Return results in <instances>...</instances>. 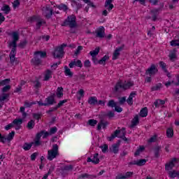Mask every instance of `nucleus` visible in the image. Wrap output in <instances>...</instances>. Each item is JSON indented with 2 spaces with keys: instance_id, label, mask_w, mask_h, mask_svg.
I'll use <instances>...</instances> for the list:
<instances>
[{
  "instance_id": "f257e3e1",
  "label": "nucleus",
  "mask_w": 179,
  "mask_h": 179,
  "mask_svg": "<svg viewBox=\"0 0 179 179\" xmlns=\"http://www.w3.org/2000/svg\"><path fill=\"white\" fill-rule=\"evenodd\" d=\"M62 27L69 26L70 28L69 32L71 34H76L78 33V23L76 22V16L71 15L67 17L62 24Z\"/></svg>"
},
{
  "instance_id": "f03ea898",
  "label": "nucleus",
  "mask_w": 179,
  "mask_h": 179,
  "mask_svg": "<svg viewBox=\"0 0 179 179\" xmlns=\"http://www.w3.org/2000/svg\"><path fill=\"white\" fill-rule=\"evenodd\" d=\"M8 47L12 48L11 51L9 54V58H10V64L11 65H17L19 64L17 62V59H16V51H17V41H12L8 43Z\"/></svg>"
},
{
  "instance_id": "7ed1b4c3",
  "label": "nucleus",
  "mask_w": 179,
  "mask_h": 179,
  "mask_svg": "<svg viewBox=\"0 0 179 179\" xmlns=\"http://www.w3.org/2000/svg\"><path fill=\"white\" fill-rule=\"evenodd\" d=\"M65 47H68L66 43H63L60 46L55 48V50L52 52V55L55 59H62V58H64V55H65L64 48H65Z\"/></svg>"
},
{
  "instance_id": "20e7f679",
  "label": "nucleus",
  "mask_w": 179,
  "mask_h": 179,
  "mask_svg": "<svg viewBox=\"0 0 179 179\" xmlns=\"http://www.w3.org/2000/svg\"><path fill=\"white\" fill-rule=\"evenodd\" d=\"M133 81H127L125 84H122L121 82H117L116 85H115L114 92L117 93L120 89H123V90H128V89H130L134 86Z\"/></svg>"
},
{
  "instance_id": "39448f33",
  "label": "nucleus",
  "mask_w": 179,
  "mask_h": 179,
  "mask_svg": "<svg viewBox=\"0 0 179 179\" xmlns=\"http://www.w3.org/2000/svg\"><path fill=\"white\" fill-rule=\"evenodd\" d=\"M58 155H59L58 153V145L55 144L52 145V150L48 151V160H50V162L52 161V159H55Z\"/></svg>"
},
{
  "instance_id": "423d86ee",
  "label": "nucleus",
  "mask_w": 179,
  "mask_h": 179,
  "mask_svg": "<svg viewBox=\"0 0 179 179\" xmlns=\"http://www.w3.org/2000/svg\"><path fill=\"white\" fill-rule=\"evenodd\" d=\"M159 72V69L156 68V65L152 64L145 71V75H149L150 76H155L156 73Z\"/></svg>"
},
{
  "instance_id": "0eeeda50",
  "label": "nucleus",
  "mask_w": 179,
  "mask_h": 179,
  "mask_svg": "<svg viewBox=\"0 0 179 179\" xmlns=\"http://www.w3.org/2000/svg\"><path fill=\"white\" fill-rule=\"evenodd\" d=\"M45 101L46 103V107H48V106H52V104H56L57 101H55V93L51 94L45 99Z\"/></svg>"
},
{
  "instance_id": "6e6552de",
  "label": "nucleus",
  "mask_w": 179,
  "mask_h": 179,
  "mask_svg": "<svg viewBox=\"0 0 179 179\" xmlns=\"http://www.w3.org/2000/svg\"><path fill=\"white\" fill-rule=\"evenodd\" d=\"M43 14L46 17V19H51V16H52V9L50 8V6H46L43 8Z\"/></svg>"
},
{
  "instance_id": "1a4fd4ad",
  "label": "nucleus",
  "mask_w": 179,
  "mask_h": 179,
  "mask_svg": "<svg viewBox=\"0 0 179 179\" xmlns=\"http://www.w3.org/2000/svg\"><path fill=\"white\" fill-rule=\"evenodd\" d=\"M106 29H104V27H100L96 31H95L96 33V37L98 38H104L106 36Z\"/></svg>"
},
{
  "instance_id": "9d476101",
  "label": "nucleus",
  "mask_w": 179,
  "mask_h": 179,
  "mask_svg": "<svg viewBox=\"0 0 179 179\" xmlns=\"http://www.w3.org/2000/svg\"><path fill=\"white\" fill-rule=\"evenodd\" d=\"M125 47V45H122L120 47L117 48L114 52L112 59L114 61L115 59H118V56L121 55V53H120V51H122L124 50V48Z\"/></svg>"
},
{
  "instance_id": "9b49d317",
  "label": "nucleus",
  "mask_w": 179,
  "mask_h": 179,
  "mask_svg": "<svg viewBox=\"0 0 179 179\" xmlns=\"http://www.w3.org/2000/svg\"><path fill=\"white\" fill-rule=\"evenodd\" d=\"M134 176V172H127L125 175H123L122 173H120L115 177V179H127L131 178V177Z\"/></svg>"
},
{
  "instance_id": "f8f14e48",
  "label": "nucleus",
  "mask_w": 179,
  "mask_h": 179,
  "mask_svg": "<svg viewBox=\"0 0 179 179\" xmlns=\"http://www.w3.org/2000/svg\"><path fill=\"white\" fill-rule=\"evenodd\" d=\"M174 162H177V158H173L169 163L165 164V170L166 171H170V170H173V167L176 166Z\"/></svg>"
},
{
  "instance_id": "ddd939ff",
  "label": "nucleus",
  "mask_w": 179,
  "mask_h": 179,
  "mask_svg": "<svg viewBox=\"0 0 179 179\" xmlns=\"http://www.w3.org/2000/svg\"><path fill=\"white\" fill-rule=\"evenodd\" d=\"M107 125H108V122H104V119L101 118L97 124L96 129L100 131L101 129V127L103 129H106L107 128Z\"/></svg>"
},
{
  "instance_id": "4468645a",
  "label": "nucleus",
  "mask_w": 179,
  "mask_h": 179,
  "mask_svg": "<svg viewBox=\"0 0 179 179\" xmlns=\"http://www.w3.org/2000/svg\"><path fill=\"white\" fill-rule=\"evenodd\" d=\"M69 68H73L74 66H78V68H82L83 66V64H82V61L78 59H74L71 61V63L69 64Z\"/></svg>"
},
{
  "instance_id": "2eb2a0df",
  "label": "nucleus",
  "mask_w": 179,
  "mask_h": 179,
  "mask_svg": "<svg viewBox=\"0 0 179 179\" xmlns=\"http://www.w3.org/2000/svg\"><path fill=\"white\" fill-rule=\"evenodd\" d=\"M34 57L31 59V62L33 65H35L36 66H38V65H41V59L39 56H38L36 54H34Z\"/></svg>"
},
{
  "instance_id": "dca6fc26",
  "label": "nucleus",
  "mask_w": 179,
  "mask_h": 179,
  "mask_svg": "<svg viewBox=\"0 0 179 179\" xmlns=\"http://www.w3.org/2000/svg\"><path fill=\"white\" fill-rule=\"evenodd\" d=\"M154 156L156 159L160 157V152H162V146L157 145L153 148Z\"/></svg>"
},
{
  "instance_id": "f3484780",
  "label": "nucleus",
  "mask_w": 179,
  "mask_h": 179,
  "mask_svg": "<svg viewBox=\"0 0 179 179\" xmlns=\"http://www.w3.org/2000/svg\"><path fill=\"white\" fill-rule=\"evenodd\" d=\"M160 8H155L150 10V13L152 15V20L153 22H156L157 20V16H159V11Z\"/></svg>"
},
{
  "instance_id": "a211bd4d",
  "label": "nucleus",
  "mask_w": 179,
  "mask_h": 179,
  "mask_svg": "<svg viewBox=\"0 0 179 179\" xmlns=\"http://www.w3.org/2000/svg\"><path fill=\"white\" fill-rule=\"evenodd\" d=\"M113 0H106L105 2V8L110 12V10H113V8H114V5L112 3Z\"/></svg>"
},
{
  "instance_id": "6ab92c4d",
  "label": "nucleus",
  "mask_w": 179,
  "mask_h": 179,
  "mask_svg": "<svg viewBox=\"0 0 179 179\" xmlns=\"http://www.w3.org/2000/svg\"><path fill=\"white\" fill-rule=\"evenodd\" d=\"M119 134H121V130H120V129L115 130L114 131V133L113 134H111V136L110 137L108 138V140L109 141V142L114 141V139H115V138H118Z\"/></svg>"
},
{
  "instance_id": "aec40b11",
  "label": "nucleus",
  "mask_w": 179,
  "mask_h": 179,
  "mask_svg": "<svg viewBox=\"0 0 179 179\" xmlns=\"http://www.w3.org/2000/svg\"><path fill=\"white\" fill-rule=\"evenodd\" d=\"M139 124V116L136 115L135 117L131 120V128H134Z\"/></svg>"
},
{
  "instance_id": "412c9836",
  "label": "nucleus",
  "mask_w": 179,
  "mask_h": 179,
  "mask_svg": "<svg viewBox=\"0 0 179 179\" xmlns=\"http://www.w3.org/2000/svg\"><path fill=\"white\" fill-rule=\"evenodd\" d=\"M10 94L6 93H3L0 96V108H2V106H3V103L2 101H5L8 97H9Z\"/></svg>"
},
{
  "instance_id": "4be33fe9",
  "label": "nucleus",
  "mask_w": 179,
  "mask_h": 179,
  "mask_svg": "<svg viewBox=\"0 0 179 179\" xmlns=\"http://www.w3.org/2000/svg\"><path fill=\"white\" fill-rule=\"evenodd\" d=\"M56 96L57 99H61L64 96V88L62 87H57Z\"/></svg>"
},
{
  "instance_id": "5701e85b",
  "label": "nucleus",
  "mask_w": 179,
  "mask_h": 179,
  "mask_svg": "<svg viewBox=\"0 0 179 179\" xmlns=\"http://www.w3.org/2000/svg\"><path fill=\"white\" fill-rule=\"evenodd\" d=\"M88 103L90 104V106H96V104H97V98L96 96H90L88 99Z\"/></svg>"
},
{
  "instance_id": "b1692460",
  "label": "nucleus",
  "mask_w": 179,
  "mask_h": 179,
  "mask_svg": "<svg viewBox=\"0 0 179 179\" xmlns=\"http://www.w3.org/2000/svg\"><path fill=\"white\" fill-rule=\"evenodd\" d=\"M110 59L109 55L103 56L101 59L99 60V65H106V61H108Z\"/></svg>"
},
{
  "instance_id": "393cba45",
  "label": "nucleus",
  "mask_w": 179,
  "mask_h": 179,
  "mask_svg": "<svg viewBox=\"0 0 179 179\" xmlns=\"http://www.w3.org/2000/svg\"><path fill=\"white\" fill-rule=\"evenodd\" d=\"M1 10L4 12L6 15H8V13L10 12V7L9 5L3 4Z\"/></svg>"
},
{
  "instance_id": "a878e982",
  "label": "nucleus",
  "mask_w": 179,
  "mask_h": 179,
  "mask_svg": "<svg viewBox=\"0 0 179 179\" xmlns=\"http://www.w3.org/2000/svg\"><path fill=\"white\" fill-rule=\"evenodd\" d=\"M168 174L171 178H179V172L176 171H169Z\"/></svg>"
},
{
  "instance_id": "bb28decb",
  "label": "nucleus",
  "mask_w": 179,
  "mask_h": 179,
  "mask_svg": "<svg viewBox=\"0 0 179 179\" xmlns=\"http://www.w3.org/2000/svg\"><path fill=\"white\" fill-rule=\"evenodd\" d=\"M56 8H57V9H59V10H63L64 12H66V10H68V9H69L68 8V6H66V4H64V3H61L58 6H56Z\"/></svg>"
},
{
  "instance_id": "cd10ccee",
  "label": "nucleus",
  "mask_w": 179,
  "mask_h": 179,
  "mask_svg": "<svg viewBox=\"0 0 179 179\" xmlns=\"http://www.w3.org/2000/svg\"><path fill=\"white\" fill-rule=\"evenodd\" d=\"M64 73L66 76H69V78H72L73 76V73L71 71V69L68 68L66 66H64Z\"/></svg>"
},
{
  "instance_id": "c85d7f7f",
  "label": "nucleus",
  "mask_w": 179,
  "mask_h": 179,
  "mask_svg": "<svg viewBox=\"0 0 179 179\" xmlns=\"http://www.w3.org/2000/svg\"><path fill=\"white\" fill-rule=\"evenodd\" d=\"M39 58H47V52L43 51H36L34 52Z\"/></svg>"
},
{
  "instance_id": "c756f323",
  "label": "nucleus",
  "mask_w": 179,
  "mask_h": 179,
  "mask_svg": "<svg viewBox=\"0 0 179 179\" xmlns=\"http://www.w3.org/2000/svg\"><path fill=\"white\" fill-rule=\"evenodd\" d=\"M13 138H15V131H13L10 133H9L7 136V137H6V142L7 141V142H8V143L10 142V141H12L13 139Z\"/></svg>"
},
{
  "instance_id": "7c9ffc66",
  "label": "nucleus",
  "mask_w": 179,
  "mask_h": 179,
  "mask_svg": "<svg viewBox=\"0 0 179 179\" xmlns=\"http://www.w3.org/2000/svg\"><path fill=\"white\" fill-rule=\"evenodd\" d=\"M110 152H113V153H115V155H117L120 150V147L117 146V144H113L112 147L110 148Z\"/></svg>"
},
{
  "instance_id": "2f4dec72",
  "label": "nucleus",
  "mask_w": 179,
  "mask_h": 179,
  "mask_svg": "<svg viewBox=\"0 0 179 179\" xmlns=\"http://www.w3.org/2000/svg\"><path fill=\"white\" fill-rule=\"evenodd\" d=\"M31 146H33V143H24L22 146V149L25 151L30 150L31 149Z\"/></svg>"
},
{
  "instance_id": "473e14b6",
  "label": "nucleus",
  "mask_w": 179,
  "mask_h": 179,
  "mask_svg": "<svg viewBox=\"0 0 179 179\" xmlns=\"http://www.w3.org/2000/svg\"><path fill=\"white\" fill-rule=\"evenodd\" d=\"M9 36H12L13 41H19V32L13 31L12 34H9Z\"/></svg>"
},
{
  "instance_id": "72a5a7b5",
  "label": "nucleus",
  "mask_w": 179,
  "mask_h": 179,
  "mask_svg": "<svg viewBox=\"0 0 179 179\" xmlns=\"http://www.w3.org/2000/svg\"><path fill=\"white\" fill-rule=\"evenodd\" d=\"M100 52V47L96 48L94 50L90 51V55L91 57H97Z\"/></svg>"
},
{
  "instance_id": "f704fd0d",
  "label": "nucleus",
  "mask_w": 179,
  "mask_h": 179,
  "mask_svg": "<svg viewBox=\"0 0 179 179\" xmlns=\"http://www.w3.org/2000/svg\"><path fill=\"white\" fill-rule=\"evenodd\" d=\"M140 117H148V108H143L140 111Z\"/></svg>"
},
{
  "instance_id": "c9c22d12",
  "label": "nucleus",
  "mask_w": 179,
  "mask_h": 179,
  "mask_svg": "<svg viewBox=\"0 0 179 179\" xmlns=\"http://www.w3.org/2000/svg\"><path fill=\"white\" fill-rule=\"evenodd\" d=\"M51 75H52V71L51 70L48 69L46 71V73L45 74L44 80H50V78H51Z\"/></svg>"
},
{
  "instance_id": "e433bc0d",
  "label": "nucleus",
  "mask_w": 179,
  "mask_h": 179,
  "mask_svg": "<svg viewBox=\"0 0 179 179\" xmlns=\"http://www.w3.org/2000/svg\"><path fill=\"white\" fill-rule=\"evenodd\" d=\"M166 136L168 138H173L174 136V131L173 130V128H169L166 130Z\"/></svg>"
},
{
  "instance_id": "4c0bfd02",
  "label": "nucleus",
  "mask_w": 179,
  "mask_h": 179,
  "mask_svg": "<svg viewBox=\"0 0 179 179\" xmlns=\"http://www.w3.org/2000/svg\"><path fill=\"white\" fill-rule=\"evenodd\" d=\"M136 162H137V166L141 167V166H145V164H146V162H148V159H141L136 160Z\"/></svg>"
},
{
  "instance_id": "58836bf2",
  "label": "nucleus",
  "mask_w": 179,
  "mask_h": 179,
  "mask_svg": "<svg viewBox=\"0 0 179 179\" xmlns=\"http://www.w3.org/2000/svg\"><path fill=\"white\" fill-rule=\"evenodd\" d=\"M97 120L94 119H90L87 121V125H90V127H96L97 125Z\"/></svg>"
},
{
  "instance_id": "ea45409f",
  "label": "nucleus",
  "mask_w": 179,
  "mask_h": 179,
  "mask_svg": "<svg viewBox=\"0 0 179 179\" xmlns=\"http://www.w3.org/2000/svg\"><path fill=\"white\" fill-rule=\"evenodd\" d=\"M108 107H111V108H115L117 103L113 99L109 100L107 104Z\"/></svg>"
},
{
  "instance_id": "a19ab883",
  "label": "nucleus",
  "mask_w": 179,
  "mask_h": 179,
  "mask_svg": "<svg viewBox=\"0 0 179 179\" xmlns=\"http://www.w3.org/2000/svg\"><path fill=\"white\" fill-rule=\"evenodd\" d=\"M34 125H36V123L34 122V120H31L27 125V128H28V129H33V128H34Z\"/></svg>"
},
{
  "instance_id": "79ce46f5",
  "label": "nucleus",
  "mask_w": 179,
  "mask_h": 179,
  "mask_svg": "<svg viewBox=\"0 0 179 179\" xmlns=\"http://www.w3.org/2000/svg\"><path fill=\"white\" fill-rule=\"evenodd\" d=\"M145 150V147L144 146H140L138 149L136 150L134 152V156H139L141 155V152H143Z\"/></svg>"
},
{
  "instance_id": "37998d69",
  "label": "nucleus",
  "mask_w": 179,
  "mask_h": 179,
  "mask_svg": "<svg viewBox=\"0 0 179 179\" xmlns=\"http://www.w3.org/2000/svg\"><path fill=\"white\" fill-rule=\"evenodd\" d=\"M43 24H45V21H41V20H40V18L36 21V29L37 30L40 29L41 26H43Z\"/></svg>"
},
{
  "instance_id": "c03bdc74",
  "label": "nucleus",
  "mask_w": 179,
  "mask_h": 179,
  "mask_svg": "<svg viewBox=\"0 0 179 179\" xmlns=\"http://www.w3.org/2000/svg\"><path fill=\"white\" fill-rule=\"evenodd\" d=\"M40 19V17L33 15L32 17H29L28 18V22H30L31 23H33V22H36Z\"/></svg>"
},
{
  "instance_id": "a18cd8bd",
  "label": "nucleus",
  "mask_w": 179,
  "mask_h": 179,
  "mask_svg": "<svg viewBox=\"0 0 179 179\" xmlns=\"http://www.w3.org/2000/svg\"><path fill=\"white\" fill-rule=\"evenodd\" d=\"M27 45V40L24 39V41H22L19 44L18 47L20 48H25V47Z\"/></svg>"
},
{
  "instance_id": "49530a36",
  "label": "nucleus",
  "mask_w": 179,
  "mask_h": 179,
  "mask_svg": "<svg viewBox=\"0 0 179 179\" xmlns=\"http://www.w3.org/2000/svg\"><path fill=\"white\" fill-rule=\"evenodd\" d=\"M12 123L13 125H22L23 124V119H15Z\"/></svg>"
},
{
  "instance_id": "de8ad7c7",
  "label": "nucleus",
  "mask_w": 179,
  "mask_h": 179,
  "mask_svg": "<svg viewBox=\"0 0 179 179\" xmlns=\"http://www.w3.org/2000/svg\"><path fill=\"white\" fill-rule=\"evenodd\" d=\"M62 171H69V170H73L72 165H67L61 168Z\"/></svg>"
},
{
  "instance_id": "09e8293b",
  "label": "nucleus",
  "mask_w": 179,
  "mask_h": 179,
  "mask_svg": "<svg viewBox=\"0 0 179 179\" xmlns=\"http://www.w3.org/2000/svg\"><path fill=\"white\" fill-rule=\"evenodd\" d=\"M159 66L162 68L164 72H167V65L166 63H164V62H159Z\"/></svg>"
},
{
  "instance_id": "8fccbe9b",
  "label": "nucleus",
  "mask_w": 179,
  "mask_h": 179,
  "mask_svg": "<svg viewBox=\"0 0 179 179\" xmlns=\"http://www.w3.org/2000/svg\"><path fill=\"white\" fill-rule=\"evenodd\" d=\"M100 149H101L103 153H107L108 152V145L103 144V145H101Z\"/></svg>"
},
{
  "instance_id": "3c124183",
  "label": "nucleus",
  "mask_w": 179,
  "mask_h": 179,
  "mask_svg": "<svg viewBox=\"0 0 179 179\" xmlns=\"http://www.w3.org/2000/svg\"><path fill=\"white\" fill-rule=\"evenodd\" d=\"M34 83V87H35V89H40V87H41V83H40V81H38V80H36L35 81H32Z\"/></svg>"
},
{
  "instance_id": "603ef678",
  "label": "nucleus",
  "mask_w": 179,
  "mask_h": 179,
  "mask_svg": "<svg viewBox=\"0 0 179 179\" xmlns=\"http://www.w3.org/2000/svg\"><path fill=\"white\" fill-rule=\"evenodd\" d=\"M160 89H162V83H158L156 85L151 87L152 92H155V91H157V90H160Z\"/></svg>"
},
{
  "instance_id": "864d4df0",
  "label": "nucleus",
  "mask_w": 179,
  "mask_h": 179,
  "mask_svg": "<svg viewBox=\"0 0 179 179\" xmlns=\"http://www.w3.org/2000/svg\"><path fill=\"white\" fill-rule=\"evenodd\" d=\"M10 82V78H6L0 82V86H5V85H9Z\"/></svg>"
},
{
  "instance_id": "5fc2aeb1",
  "label": "nucleus",
  "mask_w": 179,
  "mask_h": 179,
  "mask_svg": "<svg viewBox=\"0 0 179 179\" xmlns=\"http://www.w3.org/2000/svg\"><path fill=\"white\" fill-rule=\"evenodd\" d=\"M119 104L120 106H124L125 104V102L127 101V97L126 96H122V97H119Z\"/></svg>"
},
{
  "instance_id": "6e6d98bb",
  "label": "nucleus",
  "mask_w": 179,
  "mask_h": 179,
  "mask_svg": "<svg viewBox=\"0 0 179 179\" xmlns=\"http://www.w3.org/2000/svg\"><path fill=\"white\" fill-rule=\"evenodd\" d=\"M83 1V2H85V3H87V5L92 8H93L94 9H96V5H94V3H93V2L90 1V0H82Z\"/></svg>"
},
{
  "instance_id": "4d7b16f0",
  "label": "nucleus",
  "mask_w": 179,
  "mask_h": 179,
  "mask_svg": "<svg viewBox=\"0 0 179 179\" xmlns=\"http://www.w3.org/2000/svg\"><path fill=\"white\" fill-rule=\"evenodd\" d=\"M126 101L129 106H132V104H134V98H132V94L129 96Z\"/></svg>"
},
{
  "instance_id": "13d9d810",
  "label": "nucleus",
  "mask_w": 179,
  "mask_h": 179,
  "mask_svg": "<svg viewBox=\"0 0 179 179\" xmlns=\"http://www.w3.org/2000/svg\"><path fill=\"white\" fill-rule=\"evenodd\" d=\"M69 100V99H64V100H62V101H59V102L56 106V107L57 108H59V107H62V106H64V104H65V103H68Z\"/></svg>"
},
{
  "instance_id": "bf43d9fd",
  "label": "nucleus",
  "mask_w": 179,
  "mask_h": 179,
  "mask_svg": "<svg viewBox=\"0 0 179 179\" xmlns=\"http://www.w3.org/2000/svg\"><path fill=\"white\" fill-rule=\"evenodd\" d=\"M11 87H12L10 85H7L2 88L1 92L3 93H6V92H9L10 90Z\"/></svg>"
},
{
  "instance_id": "052dcab7",
  "label": "nucleus",
  "mask_w": 179,
  "mask_h": 179,
  "mask_svg": "<svg viewBox=\"0 0 179 179\" xmlns=\"http://www.w3.org/2000/svg\"><path fill=\"white\" fill-rule=\"evenodd\" d=\"M169 58L172 62H174L176 59H177V55H176L174 52H172L169 55Z\"/></svg>"
},
{
  "instance_id": "680f3d73",
  "label": "nucleus",
  "mask_w": 179,
  "mask_h": 179,
  "mask_svg": "<svg viewBox=\"0 0 179 179\" xmlns=\"http://www.w3.org/2000/svg\"><path fill=\"white\" fill-rule=\"evenodd\" d=\"M57 131H58V128H57V127H53L50 128L49 134L50 135H54V134H57Z\"/></svg>"
},
{
  "instance_id": "e2e57ef3",
  "label": "nucleus",
  "mask_w": 179,
  "mask_h": 179,
  "mask_svg": "<svg viewBox=\"0 0 179 179\" xmlns=\"http://www.w3.org/2000/svg\"><path fill=\"white\" fill-rule=\"evenodd\" d=\"M82 50H83V46H82V45L78 46L76 50L74 52L75 55H79L80 54V51H82Z\"/></svg>"
},
{
  "instance_id": "0e129e2a",
  "label": "nucleus",
  "mask_w": 179,
  "mask_h": 179,
  "mask_svg": "<svg viewBox=\"0 0 179 179\" xmlns=\"http://www.w3.org/2000/svg\"><path fill=\"white\" fill-rule=\"evenodd\" d=\"M42 135H44V130H42L39 133L36 134V139L40 141V139H41Z\"/></svg>"
},
{
  "instance_id": "69168bd1",
  "label": "nucleus",
  "mask_w": 179,
  "mask_h": 179,
  "mask_svg": "<svg viewBox=\"0 0 179 179\" xmlns=\"http://www.w3.org/2000/svg\"><path fill=\"white\" fill-rule=\"evenodd\" d=\"M20 5V1H19V0H15L13 3V7L14 8V9H16V8H18Z\"/></svg>"
},
{
  "instance_id": "338daca9",
  "label": "nucleus",
  "mask_w": 179,
  "mask_h": 179,
  "mask_svg": "<svg viewBox=\"0 0 179 179\" xmlns=\"http://www.w3.org/2000/svg\"><path fill=\"white\" fill-rule=\"evenodd\" d=\"M41 115H43V114L41 113H34L33 114V117L34 118H35V120H40L41 118Z\"/></svg>"
},
{
  "instance_id": "774afa93",
  "label": "nucleus",
  "mask_w": 179,
  "mask_h": 179,
  "mask_svg": "<svg viewBox=\"0 0 179 179\" xmlns=\"http://www.w3.org/2000/svg\"><path fill=\"white\" fill-rule=\"evenodd\" d=\"M38 156V152H34L31 155V160L32 162H34V160H36V157H37Z\"/></svg>"
}]
</instances>
